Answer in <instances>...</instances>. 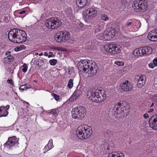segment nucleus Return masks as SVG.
Returning <instances> with one entry per match:
<instances>
[{"instance_id": "obj_1", "label": "nucleus", "mask_w": 157, "mask_h": 157, "mask_svg": "<svg viewBox=\"0 0 157 157\" xmlns=\"http://www.w3.org/2000/svg\"><path fill=\"white\" fill-rule=\"evenodd\" d=\"M8 37L12 42L20 44L26 41L27 35L24 31L18 29H13L9 31Z\"/></svg>"}, {"instance_id": "obj_2", "label": "nucleus", "mask_w": 157, "mask_h": 157, "mask_svg": "<svg viewBox=\"0 0 157 157\" xmlns=\"http://www.w3.org/2000/svg\"><path fill=\"white\" fill-rule=\"evenodd\" d=\"M87 96H89L90 100L96 103H100L103 102L106 98V94L103 93L102 94L101 91L94 88H90L87 93Z\"/></svg>"}, {"instance_id": "obj_3", "label": "nucleus", "mask_w": 157, "mask_h": 157, "mask_svg": "<svg viewBox=\"0 0 157 157\" xmlns=\"http://www.w3.org/2000/svg\"><path fill=\"white\" fill-rule=\"evenodd\" d=\"M79 66L82 67L84 72H88L91 75H94L98 71V66L96 63L92 60L84 59L81 60V62L79 63Z\"/></svg>"}, {"instance_id": "obj_4", "label": "nucleus", "mask_w": 157, "mask_h": 157, "mask_svg": "<svg viewBox=\"0 0 157 157\" xmlns=\"http://www.w3.org/2000/svg\"><path fill=\"white\" fill-rule=\"evenodd\" d=\"M76 135L79 138L81 139H86L90 137L93 131L90 127L83 125L79 126L76 131Z\"/></svg>"}, {"instance_id": "obj_5", "label": "nucleus", "mask_w": 157, "mask_h": 157, "mask_svg": "<svg viewBox=\"0 0 157 157\" xmlns=\"http://www.w3.org/2000/svg\"><path fill=\"white\" fill-rule=\"evenodd\" d=\"M127 109L124 107L121 103H118L115 105L112 110V113L116 118H122L125 115H127Z\"/></svg>"}, {"instance_id": "obj_6", "label": "nucleus", "mask_w": 157, "mask_h": 157, "mask_svg": "<svg viewBox=\"0 0 157 157\" xmlns=\"http://www.w3.org/2000/svg\"><path fill=\"white\" fill-rule=\"evenodd\" d=\"M147 0H136L132 5V7L136 12L142 13L147 9Z\"/></svg>"}, {"instance_id": "obj_7", "label": "nucleus", "mask_w": 157, "mask_h": 157, "mask_svg": "<svg viewBox=\"0 0 157 157\" xmlns=\"http://www.w3.org/2000/svg\"><path fill=\"white\" fill-rule=\"evenodd\" d=\"M86 113V109L85 107L82 105H78L72 110V116L74 119L81 120L84 117Z\"/></svg>"}, {"instance_id": "obj_8", "label": "nucleus", "mask_w": 157, "mask_h": 157, "mask_svg": "<svg viewBox=\"0 0 157 157\" xmlns=\"http://www.w3.org/2000/svg\"><path fill=\"white\" fill-rule=\"evenodd\" d=\"M61 20L57 17H50L46 20L45 25L49 29H57L61 25Z\"/></svg>"}, {"instance_id": "obj_9", "label": "nucleus", "mask_w": 157, "mask_h": 157, "mask_svg": "<svg viewBox=\"0 0 157 157\" xmlns=\"http://www.w3.org/2000/svg\"><path fill=\"white\" fill-rule=\"evenodd\" d=\"M104 48L106 52L113 55L117 54L121 51L120 46L115 44H108L105 46Z\"/></svg>"}, {"instance_id": "obj_10", "label": "nucleus", "mask_w": 157, "mask_h": 157, "mask_svg": "<svg viewBox=\"0 0 157 157\" xmlns=\"http://www.w3.org/2000/svg\"><path fill=\"white\" fill-rule=\"evenodd\" d=\"M19 139V138H16L15 136L9 137L8 141L4 144V145L5 147L10 149H11L12 147L15 145L18 147Z\"/></svg>"}, {"instance_id": "obj_11", "label": "nucleus", "mask_w": 157, "mask_h": 157, "mask_svg": "<svg viewBox=\"0 0 157 157\" xmlns=\"http://www.w3.org/2000/svg\"><path fill=\"white\" fill-rule=\"evenodd\" d=\"M97 12L95 9L91 8L86 9L84 13L86 17L88 19H92L97 14Z\"/></svg>"}, {"instance_id": "obj_12", "label": "nucleus", "mask_w": 157, "mask_h": 157, "mask_svg": "<svg viewBox=\"0 0 157 157\" xmlns=\"http://www.w3.org/2000/svg\"><path fill=\"white\" fill-rule=\"evenodd\" d=\"M116 34L114 29H110L104 32V38L107 40H110L113 38Z\"/></svg>"}, {"instance_id": "obj_13", "label": "nucleus", "mask_w": 157, "mask_h": 157, "mask_svg": "<svg viewBox=\"0 0 157 157\" xmlns=\"http://www.w3.org/2000/svg\"><path fill=\"white\" fill-rule=\"evenodd\" d=\"M150 127L157 130V114L151 117L149 121Z\"/></svg>"}, {"instance_id": "obj_14", "label": "nucleus", "mask_w": 157, "mask_h": 157, "mask_svg": "<svg viewBox=\"0 0 157 157\" xmlns=\"http://www.w3.org/2000/svg\"><path fill=\"white\" fill-rule=\"evenodd\" d=\"M120 86L121 88L125 91H130L132 90L133 87L132 84L128 81L121 83Z\"/></svg>"}, {"instance_id": "obj_15", "label": "nucleus", "mask_w": 157, "mask_h": 157, "mask_svg": "<svg viewBox=\"0 0 157 157\" xmlns=\"http://www.w3.org/2000/svg\"><path fill=\"white\" fill-rule=\"evenodd\" d=\"M148 38L151 41H157V29L151 31L148 35Z\"/></svg>"}, {"instance_id": "obj_16", "label": "nucleus", "mask_w": 157, "mask_h": 157, "mask_svg": "<svg viewBox=\"0 0 157 157\" xmlns=\"http://www.w3.org/2000/svg\"><path fill=\"white\" fill-rule=\"evenodd\" d=\"M141 54L142 56H146L151 54L152 48L149 46H145L141 48Z\"/></svg>"}, {"instance_id": "obj_17", "label": "nucleus", "mask_w": 157, "mask_h": 157, "mask_svg": "<svg viewBox=\"0 0 157 157\" xmlns=\"http://www.w3.org/2000/svg\"><path fill=\"white\" fill-rule=\"evenodd\" d=\"M137 77L138 81L137 83V86L139 88H141L145 84L146 81V76L144 75L139 76L138 75Z\"/></svg>"}, {"instance_id": "obj_18", "label": "nucleus", "mask_w": 157, "mask_h": 157, "mask_svg": "<svg viewBox=\"0 0 157 157\" xmlns=\"http://www.w3.org/2000/svg\"><path fill=\"white\" fill-rule=\"evenodd\" d=\"M87 2V0H76V6L79 8L82 9L84 7Z\"/></svg>"}, {"instance_id": "obj_19", "label": "nucleus", "mask_w": 157, "mask_h": 157, "mask_svg": "<svg viewBox=\"0 0 157 157\" xmlns=\"http://www.w3.org/2000/svg\"><path fill=\"white\" fill-rule=\"evenodd\" d=\"M63 34L62 31L57 32L55 36V39L57 42L61 43L63 42Z\"/></svg>"}, {"instance_id": "obj_20", "label": "nucleus", "mask_w": 157, "mask_h": 157, "mask_svg": "<svg viewBox=\"0 0 157 157\" xmlns=\"http://www.w3.org/2000/svg\"><path fill=\"white\" fill-rule=\"evenodd\" d=\"M8 114V112L5 106L0 107V117H6Z\"/></svg>"}, {"instance_id": "obj_21", "label": "nucleus", "mask_w": 157, "mask_h": 157, "mask_svg": "<svg viewBox=\"0 0 157 157\" xmlns=\"http://www.w3.org/2000/svg\"><path fill=\"white\" fill-rule=\"evenodd\" d=\"M45 59H41L39 58L36 61V64L39 67L43 66L45 63Z\"/></svg>"}, {"instance_id": "obj_22", "label": "nucleus", "mask_w": 157, "mask_h": 157, "mask_svg": "<svg viewBox=\"0 0 157 157\" xmlns=\"http://www.w3.org/2000/svg\"><path fill=\"white\" fill-rule=\"evenodd\" d=\"M14 58L13 56H7L4 58L3 61L4 63H9L13 61Z\"/></svg>"}, {"instance_id": "obj_23", "label": "nucleus", "mask_w": 157, "mask_h": 157, "mask_svg": "<svg viewBox=\"0 0 157 157\" xmlns=\"http://www.w3.org/2000/svg\"><path fill=\"white\" fill-rule=\"evenodd\" d=\"M108 157H124V155L122 153L113 152L110 154Z\"/></svg>"}, {"instance_id": "obj_24", "label": "nucleus", "mask_w": 157, "mask_h": 157, "mask_svg": "<svg viewBox=\"0 0 157 157\" xmlns=\"http://www.w3.org/2000/svg\"><path fill=\"white\" fill-rule=\"evenodd\" d=\"M63 34L62 36L63 41L64 40H67L70 36L69 33L67 31H62Z\"/></svg>"}, {"instance_id": "obj_25", "label": "nucleus", "mask_w": 157, "mask_h": 157, "mask_svg": "<svg viewBox=\"0 0 157 157\" xmlns=\"http://www.w3.org/2000/svg\"><path fill=\"white\" fill-rule=\"evenodd\" d=\"M141 48L136 49L134 50L133 54L135 56H141L142 54H141Z\"/></svg>"}, {"instance_id": "obj_26", "label": "nucleus", "mask_w": 157, "mask_h": 157, "mask_svg": "<svg viewBox=\"0 0 157 157\" xmlns=\"http://www.w3.org/2000/svg\"><path fill=\"white\" fill-rule=\"evenodd\" d=\"M52 145V140L50 139L49 140L47 146H45L44 148L46 149L47 147H48L49 149H50L53 147Z\"/></svg>"}, {"instance_id": "obj_27", "label": "nucleus", "mask_w": 157, "mask_h": 157, "mask_svg": "<svg viewBox=\"0 0 157 157\" xmlns=\"http://www.w3.org/2000/svg\"><path fill=\"white\" fill-rule=\"evenodd\" d=\"M133 25V23L132 22L130 21H128L125 24V26L128 30L129 29V27L130 26H132Z\"/></svg>"}, {"instance_id": "obj_28", "label": "nucleus", "mask_w": 157, "mask_h": 157, "mask_svg": "<svg viewBox=\"0 0 157 157\" xmlns=\"http://www.w3.org/2000/svg\"><path fill=\"white\" fill-rule=\"evenodd\" d=\"M73 79H70L69 80L67 84V87L69 89L71 88L73 86Z\"/></svg>"}, {"instance_id": "obj_29", "label": "nucleus", "mask_w": 157, "mask_h": 157, "mask_svg": "<svg viewBox=\"0 0 157 157\" xmlns=\"http://www.w3.org/2000/svg\"><path fill=\"white\" fill-rule=\"evenodd\" d=\"M153 102L157 103V94H155L150 97Z\"/></svg>"}, {"instance_id": "obj_30", "label": "nucleus", "mask_w": 157, "mask_h": 157, "mask_svg": "<svg viewBox=\"0 0 157 157\" xmlns=\"http://www.w3.org/2000/svg\"><path fill=\"white\" fill-rule=\"evenodd\" d=\"M80 94V91L79 90H76L73 94V95L77 98Z\"/></svg>"}, {"instance_id": "obj_31", "label": "nucleus", "mask_w": 157, "mask_h": 157, "mask_svg": "<svg viewBox=\"0 0 157 157\" xmlns=\"http://www.w3.org/2000/svg\"><path fill=\"white\" fill-rule=\"evenodd\" d=\"M127 30L126 28L125 27V25L124 26L123 25H121L119 26V30L120 31H126Z\"/></svg>"}, {"instance_id": "obj_32", "label": "nucleus", "mask_w": 157, "mask_h": 157, "mask_svg": "<svg viewBox=\"0 0 157 157\" xmlns=\"http://www.w3.org/2000/svg\"><path fill=\"white\" fill-rule=\"evenodd\" d=\"M97 37L98 39H99L100 40H103L105 39L104 38V33L103 34L100 33L97 36Z\"/></svg>"}, {"instance_id": "obj_33", "label": "nucleus", "mask_w": 157, "mask_h": 157, "mask_svg": "<svg viewBox=\"0 0 157 157\" xmlns=\"http://www.w3.org/2000/svg\"><path fill=\"white\" fill-rule=\"evenodd\" d=\"M57 62V60L54 59L50 60L49 61L50 65L53 66L55 65L56 64Z\"/></svg>"}, {"instance_id": "obj_34", "label": "nucleus", "mask_w": 157, "mask_h": 157, "mask_svg": "<svg viewBox=\"0 0 157 157\" xmlns=\"http://www.w3.org/2000/svg\"><path fill=\"white\" fill-rule=\"evenodd\" d=\"M52 95L53 97L55 100L56 101L58 100L59 99V96L54 93H52Z\"/></svg>"}, {"instance_id": "obj_35", "label": "nucleus", "mask_w": 157, "mask_h": 157, "mask_svg": "<svg viewBox=\"0 0 157 157\" xmlns=\"http://www.w3.org/2000/svg\"><path fill=\"white\" fill-rule=\"evenodd\" d=\"M101 19L103 20L107 21L109 19V18L106 15L104 14L101 15Z\"/></svg>"}, {"instance_id": "obj_36", "label": "nucleus", "mask_w": 157, "mask_h": 157, "mask_svg": "<svg viewBox=\"0 0 157 157\" xmlns=\"http://www.w3.org/2000/svg\"><path fill=\"white\" fill-rule=\"evenodd\" d=\"M23 68L22 69V71L24 72H25L28 69V67L27 64L25 63H24L23 65Z\"/></svg>"}, {"instance_id": "obj_37", "label": "nucleus", "mask_w": 157, "mask_h": 157, "mask_svg": "<svg viewBox=\"0 0 157 157\" xmlns=\"http://www.w3.org/2000/svg\"><path fill=\"white\" fill-rule=\"evenodd\" d=\"M115 64L119 66H122L124 65V63L122 61H117L115 62Z\"/></svg>"}, {"instance_id": "obj_38", "label": "nucleus", "mask_w": 157, "mask_h": 157, "mask_svg": "<svg viewBox=\"0 0 157 157\" xmlns=\"http://www.w3.org/2000/svg\"><path fill=\"white\" fill-rule=\"evenodd\" d=\"M7 82L9 84H10L12 85H13L14 82L11 79H8L7 80Z\"/></svg>"}, {"instance_id": "obj_39", "label": "nucleus", "mask_w": 157, "mask_h": 157, "mask_svg": "<svg viewBox=\"0 0 157 157\" xmlns=\"http://www.w3.org/2000/svg\"><path fill=\"white\" fill-rule=\"evenodd\" d=\"M77 98L73 95L71 97L69 98V101H73L75 100Z\"/></svg>"}, {"instance_id": "obj_40", "label": "nucleus", "mask_w": 157, "mask_h": 157, "mask_svg": "<svg viewBox=\"0 0 157 157\" xmlns=\"http://www.w3.org/2000/svg\"><path fill=\"white\" fill-rule=\"evenodd\" d=\"M153 62L154 63V66H157V58H156L153 60Z\"/></svg>"}, {"instance_id": "obj_41", "label": "nucleus", "mask_w": 157, "mask_h": 157, "mask_svg": "<svg viewBox=\"0 0 157 157\" xmlns=\"http://www.w3.org/2000/svg\"><path fill=\"white\" fill-rule=\"evenodd\" d=\"M49 55L48 56V57H54V56L53 55V53L52 52H50L49 53Z\"/></svg>"}, {"instance_id": "obj_42", "label": "nucleus", "mask_w": 157, "mask_h": 157, "mask_svg": "<svg viewBox=\"0 0 157 157\" xmlns=\"http://www.w3.org/2000/svg\"><path fill=\"white\" fill-rule=\"evenodd\" d=\"M14 50L15 51L18 52L21 50L20 47H17L15 48L14 49Z\"/></svg>"}, {"instance_id": "obj_43", "label": "nucleus", "mask_w": 157, "mask_h": 157, "mask_svg": "<svg viewBox=\"0 0 157 157\" xmlns=\"http://www.w3.org/2000/svg\"><path fill=\"white\" fill-rule=\"evenodd\" d=\"M11 52L10 51H8L6 53L5 55L6 56H12L11 55Z\"/></svg>"}, {"instance_id": "obj_44", "label": "nucleus", "mask_w": 157, "mask_h": 157, "mask_svg": "<svg viewBox=\"0 0 157 157\" xmlns=\"http://www.w3.org/2000/svg\"><path fill=\"white\" fill-rule=\"evenodd\" d=\"M20 48L21 50L23 49H25L26 48V47L23 45H21L20 46Z\"/></svg>"}, {"instance_id": "obj_45", "label": "nucleus", "mask_w": 157, "mask_h": 157, "mask_svg": "<svg viewBox=\"0 0 157 157\" xmlns=\"http://www.w3.org/2000/svg\"><path fill=\"white\" fill-rule=\"evenodd\" d=\"M143 116L145 119H147L149 117L148 114L147 113H145L144 115Z\"/></svg>"}, {"instance_id": "obj_46", "label": "nucleus", "mask_w": 157, "mask_h": 157, "mask_svg": "<svg viewBox=\"0 0 157 157\" xmlns=\"http://www.w3.org/2000/svg\"><path fill=\"white\" fill-rule=\"evenodd\" d=\"M100 30V28H99V27H98V28H96L95 29V32L96 33H97L99 32Z\"/></svg>"}, {"instance_id": "obj_47", "label": "nucleus", "mask_w": 157, "mask_h": 157, "mask_svg": "<svg viewBox=\"0 0 157 157\" xmlns=\"http://www.w3.org/2000/svg\"><path fill=\"white\" fill-rule=\"evenodd\" d=\"M25 11L23 10L22 11H20L18 12L20 14H23L25 13Z\"/></svg>"}, {"instance_id": "obj_48", "label": "nucleus", "mask_w": 157, "mask_h": 157, "mask_svg": "<svg viewBox=\"0 0 157 157\" xmlns=\"http://www.w3.org/2000/svg\"><path fill=\"white\" fill-rule=\"evenodd\" d=\"M23 86H24V85H22V86H20V88H19V89L20 90H22L23 91L24 90V89L26 88V87H24V88H22Z\"/></svg>"}, {"instance_id": "obj_49", "label": "nucleus", "mask_w": 157, "mask_h": 157, "mask_svg": "<svg viewBox=\"0 0 157 157\" xmlns=\"http://www.w3.org/2000/svg\"><path fill=\"white\" fill-rule=\"evenodd\" d=\"M154 110L153 109H150V110L148 111V113H151Z\"/></svg>"}, {"instance_id": "obj_50", "label": "nucleus", "mask_w": 157, "mask_h": 157, "mask_svg": "<svg viewBox=\"0 0 157 157\" xmlns=\"http://www.w3.org/2000/svg\"><path fill=\"white\" fill-rule=\"evenodd\" d=\"M44 149H45V152H44V153H45V152H46L47 151H48L49 150V149H48V148H47H47H46V149H45V148H44Z\"/></svg>"}, {"instance_id": "obj_51", "label": "nucleus", "mask_w": 157, "mask_h": 157, "mask_svg": "<svg viewBox=\"0 0 157 157\" xmlns=\"http://www.w3.org/2000/svg\"><path fill=\"white\" fill-rule=\"evenodd\" d=\"M44 55L45 56H48V53L46 52H44Z\"/></svg>"}, {"instance_id": "obj_52", "label": "nucleus", "mask_w": 157, "mask_h": 157, "mask_svg": "<svg viewBox=\"0 0 157 157\" xmlns=\"http://www.w3.org/2000/svg\"><path fill=\"white\" fill-rule=\"evenodd\" d=\"M155 103H152L151 105H150V107L151 108V107H152V106H153L155 104Z\"/></svg>"}, {"instance_id": "obj_53", "label": "nucleus", "mask_w": 157, "mask_h": 157, "mask_svg": "<svg viewBox=\"0 0 157 157\" xmlns=\"http://www.w3.org/2000/svg\"><path fill=\"white\" fill-rule=\"evenodd\" d=\"M10 107V105H7L5 108H6V109H8Z\"/></svg>"}, {"instance_id": "obj_54", "label": "nucleus", "mask_w": 157, "mask_h": 157, "mask_svg": "<svg viewBox=\"0 0 157 157\" xmlns=\"http://www.w3.org/2000/svg\"><path fill=\"white\" fill-rule=\"evenodd\" d=\"M110 133V132L109 131H108L106 133V134L109 135H110V134H109Z\"/></svg>"}, {"instance_id": "obj_55", "label": "nucleus", "mask_w": 157, "mask_h": 157, "mask_svg": "<svg viewBox=\"0 0 157 157\" xmlns=\"http://www.w3.org/2000/svg\"><path fill=\"white\" fill-rule=\"evenodd\" d=\"M149 67H150L151 68H153L155 66H153V64H152V65H151V66H149Z\"/></svg>"}, {"instance_id": "obj_56", "label": "nucleus", "mask_w": 157, "mask_h": 157, "mask_svg": "<svg viewBox=\"0 0 157 157\" xmlns=\"http://www.w3.org/2000/svg\"><path fill=\"white\" fill-rule=\"evenodd\" d=\"M52 48L54 49V50H56L57 49V48L56 47H55V48Z\"/></svg>"}, {"instance_id": "obj_57", "label": "nucleus", "mask_w": 157, "mask_h": 157, "mask_svg": "<svg viewBox=\"0 0 157 157\" xmlns=\"http://www.w3.org/2000/svg\"><path fill=\"white\" fill-rule=\"evenodd\" d=\"M43 55V54H42V53H40V54H39V55L40 56H42Z\"/></svg>"}, {"instance_id": "obj_58", "label": "nucleus", "mask_w": 157, "mask_h": 157, "mask_svg": "<svg viewBox=\"0 0 157 157\" xmlns=\"http://www.w3.org/2000/svg\"><path fill=\"white\" fill-rule=\"evenodd\" d=\"M35 54L36 55H37L38 54V53L36 52L35 53Z\"/></svg>"}, {"instance_id": "obj_59", "label": "nucleus", "mask_w": 157, "mask_h": 157, "mask_svg": "<svg viewBox=\"0 0 157 157\" xmlns=\"http://www.w3.org/2000/svg\"><path fill=\"white\" fill-rule=\"evenodd\" d=\"M25 102H26V104H27V105H29V103L28 102H25Z\"/></svg>"}, {"instance_id": "obj_60", "label": "nucleus", "mask_w": 157, "mask_h": 157, "mask_svg": "<svg viewBox=\"0 0 157 157\" xmlns=\"http://www.w3.org/2000/svg\"><path fill=\"white\" fill-rule=\"evenodd\" d=\"M70 71H68V74H71L70 73Z\"/></svg>"}]
</instances>
